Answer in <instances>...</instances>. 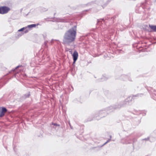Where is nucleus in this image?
Here are the masks:
<instances>
[{"label": "nucleus", "instance_id": "obj_20", "mask_svg": "<svg viewBox=\"0 0 156 156\" xmlns=\"http://www.w3.org/2000/svg\"><path fill=\"white\" fill-rule=\"evenodd\" d=\"M130 142H126L125 143H123V144H129V143H130Z\"/></svg>", "mask_w": 156, "mask_h": 156}, {"label": "nucleus", "instance_id": "obj_15", "mask_svg": "<svg viewBox=\"0 0 156 156\" xmlns=\"http://www.w3.org/2000/svg\"><path fill=\"white\" fill-rule=\"evenodd\" d=\"M48 43V41H44V44H43V46L44 47L47 48L48 46L47 45V44Z\"/></svg>", "mask_w": 156, "mask_h": 156}, {"label": "nucleus", "instance_id": "obj_7", "mask_svg": "<svg viewBox=\"0 0 156 156\" xmlns=\"http://www.w3.org/2000/svg\"><path fill=\"white\" fill-rule=\"evenodd\" d=\"M18 31L19 32L23 31V34H19L18 35V37H20L23 34L28 32L29 31V30H28V29H27L26 27H23L20 29L19 30H18Z\"/></svg>", "mask_w": 156, "mask_h": 156}, {"label": "nucleus", "instance_id": "obj_5", "mask_svg": "<svg viewBox=\"0 0 156 156\" xmlns=\"http://www.w3.org/2000/svg\"><path fill=\"white\" fill-rule=\"evenodd\" d=\"M23 67L22 65H19L16 66L15 69H12L10 71V73L12 72H14V74H16L22 70V68Z\"/></svg>", "mask_w": 156, "mask_h": 156}, {"label": "nucleus", "instance_id": "obj_24", "mask_svg": "<svg viewBox=\"0 0 156 156\" xmlns=\"http://www.w3.org/2000/svg\"><path fill=\"white\" fill-rule=\"evenodd\" d=\"M97 11H95V12H97Z\"/></svg>", "mask_w": 156, "mask_h": 156}, {"label": "nucleus", "instance_id": "obj_8", "mask_svg": "<svg viewBox=\"0 0 156 156\" xmlns=\"http://www.w3.org/2000/svg\"><path fill=\"white\" fill-rule=\"evenodd\" d=\"M151 92V94L152 98L156 101V90L152 89Z\"/></svg>", "mask_w": 156, "mask_h": 156}, {"label": "nucleus", "instance_id": "obj_19", "mask_svg": "<svg viewBox=\"0 0 156 156\" xmlns=\"http://www.w3.org/2000/svg\"><path fill=\"white\" fill-rule=\"evenodd\" d=\"M51 124L53 125H54V126H60V125H59V124H58L56 123H54L53 122H52Z\"/></svg>", "mask_w": 156, "mask_h": 156}, {"label": "nucleus", "instance_id": "obj_18", "mask_svg": "<svg viewBox=\"0 0 156 156\" xmlns=\"http://www.w3.org/2000/svg\"><path fill=\"white\" fill-rule=\"evenodd\" d=\"M111 136H110V139H109L105 143L102 145V146H104V145H105V144H107V143L108 142H109L111 140Z\"/></svg>", "mask_w": 156, "mask_h": 156}, {"label": "nucleus", "instance_id": "obj_2", "mask_svg": "<svg viewBox=\"0 0 156 156\" xmlns=\"http://www.w3.org/2000/svg\"><path fill=\"white\" fill-rule=\"evenodd\" d=\"M142 94H137L135 95H133L132 97L131 96L128 97L123 101V103L121 104L120 105H115L113 106H110L108 107L105 110L101 111L99 112V116L100 118H102L105 117L107 114L106 112H111L113 111L115 109H119L120 108L125 106L126 105H130L132 103V99L135 97H141L143 96Z\"/></svg>", "mask_w": 156, "mask_h": 156}, {"label": "nucleus", "instance_id": "obj_23", "mask_svg": "<svg viewBox=\"0 0 156 156\" xmlns=\"http://www.w3.org/2000/svg\"><path fill=\"white\" fill-rule=\"evenodd\" d=\"M86 10V11H88V10Z\"/></svg>", "mask_w": 156, "mask_h": 156}, {"label": "nucleus", "instance_id": "obj_1", "mask_svg": "<svg viewBox=\"0 0 156 156\" xmlns=\"http://www.w3.org/2000/svg\"><path fill=\"white\" fill-rule=\"evenodd\" d=\"M76 27L74 26L66 31L63 36L62 44L65 46L73 47L76 34Z\"/></svg>", "mask_w": 156, "mask_h": 156}, {"label": "nucleus", "instance_id": "obj_13", "mask_svg": "<svg viewBox=\"0 0 156 156\" xmlns=\"http://www.w3.org/2000/svg\"><path fill=\"white\" fill-rule=\"evenodd\" d=\"M151 137H148L147 138H145L143 139L142 140H146V141L150 140V141L152 142L155 139V138H154V139L151 140Z\"/></svg>", "mask_w": 156, "mask_h": 156}, {"label": "nucleus", "instance_id": "obj_14", "mask_svg": "<svg viewBox=\"0 0 156 156\" xmlns=\"http://www.w3.org/2000/svg\"><path fill=\"white\" fill-rule=\"evenodd\" d=\"M149 27L154 32H156V26L149 25Z\"/></svg>", "mask_w": 156, "mask_h": 156}, {"label": "nucleus", "instance_id": "obj_6", "mask_svg": "<svg viewBox=\"0 0 156 156\" xmlns=\"http://www.w3.org/2000/svg\"><path fill=\"white\" fill-rule=\"evenodd\" d=\"M7 111V110L5 108L0 107V117L3 116Z\"/></svg>", "mask_w": 156, "mask_h": 156}, {"label": "nucleus", "instance_id": "obj_22", "mask_svg": "<svg viewBox=\"0 0 156 156\" xmlns=\"http://www.w3.org/2000/svg\"><path fill=\"white\" fill-rule=\"evenodd\" d=\"M90 4H90V3H88V5H90Z\"/></svg>", "mask_w": 156, "mask_h": 156}, {"label": "nucleus", "instance_id": "obj_16", "mask_svg": "<svg viewBox=\"0 0 156 156\" xmlns=\"http://www.w3.org/2000/svg\"><path fill=\"white\" fill-rule=\"evenodd\" d=\"M54 41H57V40H56L52 39L51 40V41L50 42H49V44L50 45H51L52 44H53V43Z\"/></svg>", "mask_w": 156, "mask_h": 156}, {"label": "nucleus", "instance_id": "obj_9", "mask_svg": "<svg viewBox=\"0 0 156 156\" xmlns=\"http://www.w3.org/2000/svg\"><path fill=\"white\" fill-rule=\"evenodd\" d=\"M73 63H75L78 58V53L76 51H75L73 55Z\"/></svg>", "mask_w": 156, "mask_h": 156}, {"label": "nucleus", "instance_id": "obj_11", "mask_svg": "<svg viewBox=\"0 0 156 156\" xmlns=\"http://www.w3.org/2000/svg\"><path fill=\"white\" fill-rule=\"evenodd\" d=\"M36 25L35 24H32L28 25L26 27L27 29L29 30L31 29L32 28L35 27H36Z\"/></svg>", "mask_w": 156, "mask_h": 156}, {"label": "nucleus", "instance_id": "obj_10", "mask_svg": "<svg viewBox=\"0 0 156 156\" xmlns=\"http://www.w3.org/2000/svg\"><path fill=\"white\" fill-rule=\"evenodd\" d=\"M121 77L124 80L126 81L128 80L130 81H132L130 79L129 76H127L126 75H123Z\"/></svg>", "mask_w": 156, "mask_h": 156}, {"label": "nucleus", "instance_id": "obj_21", "mask_svg": "<svg viewBox=\"0 0 156 156\" xmlns=\"http://www.w3.org/2000/svg\"><path fill=\"white\" fill-rule=\"evenodd\" d=\"M30 94H29L28 95V96H27V97H28L29 96H30Z\"/></svg>", "mask_w": 156, "mask_h": 156}, {"label": "nucleus", "instance_id": "obj_4", "mask_svg": "<svg viewBox=\"0 0 156 156\" xmlns=\"http://www.w3.org/2000/svg\"><path fill=\"white\" fill-rule=\"evenodd\" d=\"M10 10L9 8L5 6L0 7V14H4L7 13Z\"/></svg>", "mask_w": 156, "mask_h": 156}, {"label": "nucleus", "instance_id": "obj_12", "mask_svg": "<svg viewBox=\"0 0 156 156\" xmlns=\"http://www.w3.org/2000/svg\"><path fill=\"white\" fill-rule=\"evenodd\" d=\"M57 21L58 22H66L67 21L63 18H58L57 19Z\"/></svg>", "mask_w": 156, "mask_h": 156}, {"label": "nucleus", "instance_id": "obj_17", "mask_svg": "<svg viewBox=\"0 0 156 156\" xmlns=\"http://www.w3.org/2000/svg\"><path fill=\"white\" fill-rule=\"evenodd\" d=\"M107 78L106 77H105V76H103V77L101 79V81H105V80H107Z\"/></svg>", "mask_w": 156, "mask_h": 156}, {"label": "nucleus", "instance_id": "obj_3", "mask_svg": "<svg viewBox=\"0 0 156 156\" xmlns=\"http://www.w3.org/2000/svg\"><path fill=\"white\" fill-rule=\"evenodd\" d=\"M114 18L110 17V16L108 15L102 19L98 20V23L99 25H101V23L102 24V22L105 23L108 22L109 24H112L114 22Z\"/></svg>", "mask_w": 156, "mask_h": 156}]
</instances>
